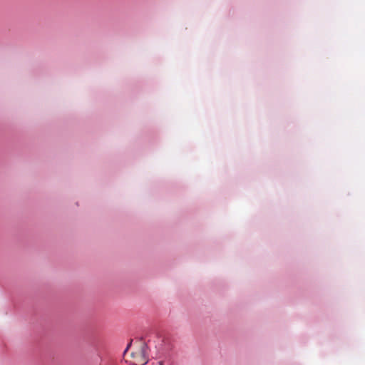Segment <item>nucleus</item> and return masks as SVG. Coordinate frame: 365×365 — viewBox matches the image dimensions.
Here are the masks:
<instances>
[{
	"mask_svg": "<svg viewBox=\"0 0 365 365\" xmlns=\"http://www.w3.org/2000/svg\"><path fill=\"white\" fill-rule=\"evenodd\" d=\"M159 365H163V361H160L158 362Z\"/></svg>",
	"mask_w": 365,
	"mask_h": 365,
	"instance_id": "obj_3",
	"label": "nucleus"
},
{
	"mask_svg": "<svg viewBox=\"0 0 365 365\" xmlns=\"http://www.w3.org/2000/svg\"><path fill=\"white\" fill-rule=\"evenodd\" d=\"M131 343H132V341L128 344L126 349L124 351V356H126L128 354V351L129 348L131 346Z\"/></svg>",
	"mask_w": 365,
	"mask_h": 365,
	"instance_id": "obj_2",
	"label": "nucleus"
},
{
	"mask_svg": "<svg viewBox=\"0 0 365 365\" xmlns=\"http://www.w3.org/2000/svg\"><path fill=\"white\" fill-rule=\"evenodd\" d=\"M130 354V363L133 365H145L148 361L147 345L143 341L136 342Z\"/></svg>",
	"mask_w": 365,
	"mask_h": 365,
	"instance_id": "obj_1",
	"label": "nucleus"
}]
</instances>
